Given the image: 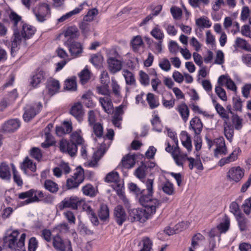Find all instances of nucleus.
I'll list each match as a JSON object with an SVG mask.
<instances>
[{"mask_svg":"<svg viewBox=\"0 0 251 251\" xmlns=\"http://www.w3.org/2000/svg\"><path fill=\"white\" fill-rule=\"evenodd\" d=\"M139 202L145 209L133 208L129 209L128 214L132 222L138 221L142 223L145 222L155 213L156 209L161 204V202L158 200H153L150 201V202L146 201L145 203L142 202L140 200Z\"/></svg>","mask_w":251,"mask_h":251,"instance_id":"1","label":"nucleus"},{"mask_svg":"<svg viewBox=\"0 0 251 251\" xmlns=\"http://www.w3.org/2000/svg\"><path fill=\"white\" fill-rule=\"evenodd\" d=\"M82 135L81 130L77 129L71 134V142L65 139L61 140L59 144L61 151L71 156L75 155L77 151V146L85 142Z\"/></svg>","mask_w":251,"mask_h":251,"instance_id":"2","label":"nucleus"},{"mask_svg":"<svg viewBox=\"0 0 251 251\" xmlns=\"http://www.w3.org/2000/svg\"><path fill=\"white\" fill-rule=\"evenodd\" d=\"M19 234L18 230H14L10 234H7L3 238L4 246L14 251H25V242L26 235L23 233L18 239Z\"/></svg>","mask_w":251,"mask_h":251,"instance_id":"3","label":"nucleus"},{"mask_svg":"<svg viewBox=\"0 0 251 251\" xmlns=\"http://www.w3.org/2000/svg\"><path fill=\"white\" fill-rule=\"evenodd\" d=\"M167 130L168 136L172 139L176 146L172 147L169 142L166 141L165 144L167 145V147L165 148V151L171 153L177 166H182L183 165V160L186 157V155L180 151L178 147V141L176 133L171 131L169 128H167Z\"/></svg>","mask_w":251,"mask_h":251,"instance_id":"4","label":"nucleus"},{"mask_svg":"<svg viewBox=\"0 0 251 251\" xmlns=\"http://www.w3.org/2000/svg\"><path fill=\"white\" fill-rule=\"evenodd\" d=\"M205 140L209 149L212 147H215L214 155L215 157L219 158L220 156L225 155L227 153V148L223 137H219L211 140L206 137Z\"/></svg>","mask_w":251,"mask_h":251,"instance_id":"5","label":"nucleus"},{"mask_svg":"<svg viewBox=\"0 0 251 251\" xmlns=\"http://www.w3.org/2000/svg\"><path fill=\"white\" fill-rule=\"evenodd\" d=\"M44 197V194L40 190L31 189L28 191L19 194L18 198L20 199L24 200L26 199L24 201L25 205L29 203L38 202Z\"/></svg>","mask_w":251,"mask_h":251,"instance_id":"6","label":"nucleus"},{"mask_svg":"<svg viewBox=\"0 0 251 251\" xmlns=\"http://www.w3.org/2000/svg\"><path fill=\"white\" fill-rule=\"evenodd\" d=\"M81 206H82L83 210L86 212L92 223L95 226L98 225L99 222L96 213V211L98 207V202L85 201L82 200Z\"/></svg>","mask_w":251,"mask_h":251,"instance_id":"7","label":"nucleus"},{"mask_svg":"<svg viewBox=\"0 0 251 251\" xmlns=\"http://www.w3.org/2000/svg\"><path fill=\"white\" fill-rule=\"evenodd\" d=\"M82 199L76 196H71L64 198L57 205V208L61 211L65 208H71L72 210H77L81 205Z\"/></svg>","mask_w":251,"mask_h":251,"instance_id":"8","label":"nucleus"},{"mask_svg":"<svg viewBox=\"0 0 251 251\" xmlns=\"http://www.w3.org/2000/svg\"><path fill=\"white\" fill-rule=\"evenodd\" d=\"M48 75V73L44 69L38 67L30 75V85L34 88L38 87L41 83L45 81Z\"/></svg>","mask_w":251,"mask_h":251,"instance_id":"9","label":"nucleus"},{"mask_svg":"<svg viewBox=\"0 0 251 251\" xmlns=\"http://www.w3.org/2000/svg\"><path fill=\"white\" fill-rule=\"evenodd\" d=\"M42 107L41 102H35L26 105L23 116L24 120L26 122L30 121L41 111Z\"/></svg>","mask_w":251,"mask_h":251,"instance_id":"10","label":"nucleus"},{"mask_svg":"<svg viewBox=\"0 0 251 251\" xmlns=\"http://www.w3.org/2000/svg\"><path fill=\"white\" fill-rule=\"evenodd\" d=\"M84 179V170L81 167H78L74 176L67 179L66 186L68 189L77 188Z\"/></svg>","mask_w":251,"mask_h":251,"instance_id":"11","label":"nucleus"},{"mask_svg":"<svg viewBox=\"0 0 251 251\" xmlns=\"http://www.w3.org/2000/svg\"><path fill=\"white\" fill-rule=\"evenodd\" d=\"M146 186V189H143L142 191L144 192L142 194V197L140 198L141 201L143 203H145L146 201L150 202L153 200H157L156 199H152V195L153 194V184L154 180L153 179L146 178L142 181Z\"/></svg>","mask_w":251,"mask_h":251,"instance_id":"12","label":"nucleus"},{"mask_svg":"<svg viewBox=\"0 0 251 251\" xmlns=\"http://www.w3.org/2000/svg\"><path fill=\"white\" fill-rule=\"evenodd\" d=\"M127 107V102L126 101H124L121 105L116 107L112 120V123L115 126L121 128L122 116L124 113V111L126 109Z\"/></svg>","mask_w":251,"mask_h":251,"instance_id":"13","label":"nucleus"},{"mask_svg":"<svg viewBox=\"0 0 251 251\" xmlns=\"http://www.w3.org/2000/svg\"><path fill=\"white\" fill-rule=\"evenodd\" d=\"M38 21L43 22L50 17V6L46 3H41L37 11L34 10Z\"/></svg>","mask_w":251,"mask_h":251,"instance_id":"14","label":"nucleus"},{"mask_svg":"<svg viewBox=\"0 0 251 251\" xmlns=\"http://www.w3.org/2000/svg\"><path fill=\"white\" fill-rule=\"evenodd\" d=\"M21 121L17 118L11 119L5 121L1 126V130L5 133H13L20 127Z\"/></svg>","mask_w":251,"mask_h":251,"instance_id":"15","label":"nucleus"},{"mask_svg":"<svg viewBox=\"0 0 251 251\" xmlns=\"http://www.w3.org/2000/svg\"><path fill=\"white\" fill-rule=\"evenodd\" d=\"M53 246L54 248L60 251H73L71 242H64L59 234H57L53 238Z\"/></svg>","mask_w":251,"mask_h":251,"instance_id":"16","label":"nucleus"},{"mask_svg":"<svg viewBox=\"0 0 251 251\" xmlns=\"http://www.w3.org/2000/svg\"><path fill=\"white\" fill-rule=\"evenodd\" d=\"M244 175V171L240 167H234L229 170L227 177L230 181L237 182L241 179Z\"/></svg>","mask_w":251,"mask_h":251,"instance_id":"17","label":"nucleus"},{"mask_svg":"<svg viewBox=\"0 0 251 251\" xmlns=\"http://www.w3.org/2000/svg\"><path fill=\"white\" fill-rule=\"evenodd\" d=\"M65 44L69 49V52L73 58L80 56L83 52L82 45L79 42L74 41L69 44L68 41Z\"/></svg>","mask_w":251,"mask_h":251,"instance_id":"18","label":"nucleus"},{"mask_svg":"<svg viewBox=\"0 0 251 251\" xmlns=\"http://www.w3.org/2000/svg\"><path fill=\"white\" fill-rule=\"evenodd\" d=\"M99 101L104 111L108 114L113 113V105L111 96H104L99 98Z\"/></svg>","mask_w":251,"mask_h":251,"instance_id":"19","label":"nucleus"},{"mask_svg":"<svg viewBox=\"0 0 251 251\" xmlns=\"http://www.w3.org/2000/svg\"><path fill=\"white\" fill-rule=\"evenodd\" d=\"M218 84L221 86H225L226 88L232 91L236 92L237 87L234 81L228 75H222L218 79Z\"/></svg>","mask_w":251,"mask_h":251,"instance_id":"20","label":"nucleus"},{"mask_svg":"<svg viewBox=\"0 0 251 251\" xmlns=\"http://www.w3.org/2000/svg\"><path fill=\"white\" fill-rule=\"evenodd\" d=\"M36 29L35 27L24 24L22 25V29L20 35L22 39L26 40L31 38L35 33Z\"/></svg>","mask_w":251,"mask_h":251,"instance_id":"21","label":"nucleus"},{"mask_svg":"<svg viewBox=\"0 0 251 251\" xmlns=\"http://www.w3.org/2000/svg\"><path fill=\"white\" fill-rule=\"evenodd\" d=\"M153 241L147 236L143 237L138 244V251H153Z\"/></svg>","mask_w":251,"mask_h":251,"instance_id":"22","label":"nucleus"},{"mask_svg":"<svg viewBox=\"0 0 251 251\" xmlns=\"http://www.w3.org/2000/svg\"><path fill=\"white\" fill-rule=\"evenodd\" d=\"M202 128V123L198 117H195L190 121L189 129L194 131L195 135H200Z\"/></svg>","mask_w":251,"mask_h":251,"instance_id":"23","label":"nucleus"},{"mask_svg":"<svg viewBox=\"0 0 251 251\" xmlns=\"http://www.w3.org/2000/svg\"><path fill=\"white\" fill-rule=\"evenodd\" d=\"M108 69L110 72L115 74L120 71L122 67V62L117 58L113 57H109L107 60Z\"/></svg>","mask_w":251,"mask_h":251,"instance_id":"24","label":"nucleus"},{"mask_svg":"<svg viewBox=\"0 0 251 251\" xmlns=\"http://www.w3.org/2000/svg\"><path fill=\"white\" fill-rule=\"evenodd\" d=\"M20 32L18 29H14V37L11 41V53L13 56L15 55V53L19 49L20 44L22 41Z\"/></svg>","mask_w":251,"mask_h":251,"instance_id":"25","label":"nucleus"},{"mask_svg":"<svg viewBox=\"0 0 251 251\" xmlns=\"http://www.w3.org/2000/svg\"><path fill=\"white\" fill-rule=\"evenodd\" d=\"M112 187L116 191L117 195L121 197L125 206L128 208L129 203L128 200L124 195V184L123 182L119 180L113 183Z\"/></svg>","mask_w":251,"mask_h":251,"instance_id":"26","label":"nucleus"},{"mask_svg":"<svg viewBox=\"0 0 251 251\" xmlns=\"http://www.w3.org/2000/svg\"><path fill=\"white\" fill-rule=\"evenodd\" d=\"M70 113L78 121H81L84 115V111L81 103L80 102L75 103L70 109Z\"/></svg>","mask_w":251,"mask_h":251,"instance_id":"27","label":"nucleus"},{"mask_svg":"<svg viewBox=\"0 0 251 251\" xmlns=\"http://www.w3.org/2000/svg\"><path fill=\"white\" fill-rule=\"evenodd\" d=\"M106 148H103L102 145L100 146L98 150L94 153L93 159L88 162V166L89 167H95L97 166L99 160L106 152Z\"/></svg>","mask_w":251,"mask_h":251,"instance_id":"28","label":"nucleus"},{"mask_svg":"<svg viewBox=\"0 0 251 251\" xmlns=\"http://www.w3.org/2000/svg\"><path fill=\"white\" fill-rule=\"evenodd\" d=\"M114 216L117 224L121 226L126 219V212L121 205H117L114 210Z\"/></svg>","mask_w":251,"mask_h":251,"instance_id":"29","label":"nucleus"},{"mask_svg":"<svg viewBox=\"0 0 251 251\" xmlns=\"http://www.w3.org/2000/svg\"><path fill=\"white\" fill-rule=\"evenodd\" d=\"M46 88L49 94L52 96L59 92L60 83L58 80L50 78L47 81Z\"/></svg>","mask_w":251,"mask_h":251,"instance_id":"30","label":"nucleus"},{"mask_svg":"<svg viewBox=\"0 0 251 251\" xmlns=\"http://www.w3.org/2000/svg\"><path fill=\"white\" fill-rule=\"evenodd\" d=\"M10 169L8 164L5 162L0 163V178L6 181L11 179Z\"/></svg>","mask_w":251,"mask_h":251,"instance_id":"31","label":"nucleus"},{"mask_svg":"<svg viewBox=\"0 0 251 251\" xmlns=\"http://www.w3.org/2000/svg\"><path fill=\"white\" fill-rule=\"evenodd\" d=\"M21 169L25 174H27L28 170H30L32 172H35L36 170V165L32 160L26 157L21 164Z\"/></svg>","mask_w":251,"mask_h":251,"instance_id":"32","label":"nucleus"},{"mask_svg":"<svg viewBox=\"0 0 251 251\" xmlns=\"http://www.w3.org/2000/svg\"><path fill=\"white\" fill-rule=\"evenodd\" d=\"M204 240L205 238L201 234L197 233L192 236L191 246L189 247L197 250L202 246Z\"/></svg>","mask_w":251,"mask_h":251,"instance_id":"33","label":"nucleus"},{"mask_svg":"<svg viewBox=\"0 0 251 251\" xmlns=\"http://www.w3.org/2000/svg\"><path fill=\"white\" fill-rule=\"evenodd\" d=\"M87 2L84 1L78 5V7H75L74 10L68 12L65 15H63L59 19H58L59 22H63L67 19H69L73 15L79 13L83 9V6L87 5Z\"/></svg>","mask_w":251,"mask_h":251,"instance_id":"34","label":"nucleus"},{"mask_svg":"<svg viewBox=\"0 0 251 251\" xmlns=\"http://www.w3.org/2000/svg\"><path fill=\"white\" fill-rule=\"evenodd\" d=\"M93 94L88 91L84 93L81 96V100L83 103L88 108L94 107L95 103L93 100Z\"/></svg>","mask_w":251,"mask_h":251,"instance_id":"35","label":"nucleus"},{"mask_svg":"<svg viewBox=\"0 0 251 251\" xmlns=\"http://www.w3.org/2000/svg\"><path fill=\"white\" fill-rule=\"evenodd\" d=\"M114 135V132L113 129H107V132L105 136L102 137L100 140H101V143L100 144L103 145V148H106V151L110 146L111 141L113 139V137Z\"/></svg>","mask_w":251,"mask_h":251,"instance_id":"36","label":"nucleus"},{"mask_svg":"<svg viewBox=\"0 0 251 251\" xmlns=\"http://www.w3.org/2000/svg\"><path fill=\"white\" fill-rule=\"evenodd\" d=\"M136 158L135 154H127L122 160L123 166L126 169L132 168L135 164Z\"/></svg>","mask_w":251,"mask_h":251,"instance_id":"37","label":"nucleus"},{"mask_svg":"<svg viewBox=\"0 0 251 251\" xmlns=\"http://www.w3.org/2000/svg\"><path fill=\"white\" fill-rule=\"evenodd\" d=\"M180 140L182 145L187 149L188 151H190L192 149L191 139L190 135L186 131H183L181 133Z\"/></svg>","mask_w":251,"mask_h":251,"instance_id":"38","label":"nucleus"},{"mask_svg":"<svg viewBox=\"0 0 251 251\" xmlns=\"http://www.w3.org/2000/svg\"><path fill=\"white\" fill-rule=\"evenodd\" d=\"M230 226V219L226 215L222 219L221 223L217 226V228L221 233H226Z\"/></svg>","mask_w":251,"mask_h":251,"instance_id":"39","label":"nucleus"},{"mask_svg":"<svg viewBox=\"0 0 251 251\" xmlns=\"http://www.w3.org/2000/svg\"><path fill=\"white\" fill-rule=\"evenodd\" d=\"M72 130V123L70 121H64L62 126L57 127L56 129V133L58 135H61L62 134L69 133Z\"/></svg>","mask_w":251,"mask_h":251,"instance_id":"40","label":"nucleus"},{"mask_svg":"<svg viewBox=\"0 0 251 251\" xmlns=\"http://www.w3.org/2000/svg\"><path fill=\"white\" fill-rule=\"evenodd\" d=\"M44 188L52 193H56L59 189L58 184L50 179L46 180L43 184Z\"/></svg>","mask_w":251,"mask_h":251,"instance_id":"41","label":"nucleus"},{"mask_svg":"<svg viewBox=\"0 0 251 251\" xmlns=\"http://www.w3.org/2000/svg\"><path fill=\"white\" fill-rule=\"evenodd\" d=\"M212 102L215 106V108L217 112L219 115L225 120H227L229 119V116L228 113L226 112V109L219 103H217V101L213 99Z\"/></svg>","mask_w":251,"mask_h":251,"instance_id":"42","label":"nucleus"},{"mask_svg":"<svg viewBox=\"0 0 251 251\" xmlns=\"http://www.w3.org/2000/svg\"><path fill=\"white\" fill-rule=\"evenodd\" d=\"M224 126L225 135L226 139L231 142L234 134L233 127L232 125L230 123L227 122L226 120H225Z\"/></svg>","mask_w":251,"mask_h":251,"instance_id":"43","label":"nucleus"},{"mask_svg":"<svg viewBox=\"0 0 251 251\" xmlns=\"http://www.w3.org/2000/svg\"><path fill=\"white\" fill-rule=\"evenodd\" d=\"M186 155V154H185ZM187 159L189 162V168L190 170H192L194 167L197 168L198 170L201 171L203 169V165L202 164L201 161L200 159H194L193 157H187V155H186V157L183 160V161Z\"/></svg>","mask_w":251,"mask_h":251,"instance_id":"44","label":"nucleus"},{"mask_svg":"<svg viewBox=\"0 0 251 251\" xmlns=\"http://www.w3.org/2000/svg\"><path fill=\"white\" fill-rule=\"evenodd\" d=\"M239 229L241 231H244L247 229L249 225V220L243 214L236 216L235 217Z\"/></svg>","mask_w":251,"mask_h":251,"instance_id":"45","label":"nucleus"},{"mask_svg":"<svg viewBox=\"0 0 251 251\" xmlns=\"http://www.w3.org/2000/svg\"><path fill=\"white\" fill-rule=\"evenodd\" d=\"M161 187L163 192L169 196L173 195L175 193L174 184L168 180L162 183Z\"/></svg>","mask_w":251,"mask_h":251,"instance_id":"46","label":"nucleus"},{"mask_svg":"<svg viewBox=\"0 0 251 251\" xmlns=\"http://www.w3.org/2000/svg\"><path fill=\"white\" fill-rule=\"evenodd\" d=\"M64 36L69 39H74L79 35V31L75 26L69 27L64 32Z\"/></svg>","mask_w":251,"mask_h":251,"instance_id":"47","label":"nucleus"},{"mask_svg":"<svg viewBox=\"0 0 251 251\" xmlns=\"http://www.w3.org/2000/svg\"><path fill=\"white\" fill-rule=\"evenodd\" d=\"M147 167V165H145V163H142L141 165L135 170V176L141 181L146 179Z\"/></svg>","mask_w":251,"mask_h":251,"instance_id":"48","label":"nucleus"},{"mask_svg":"<svg viewBox=\"0 0 251 251\" xmlns=\"http://www.w3.org/2000/svg\"><path fill=\"white\" fill-rule=\"evenodd\" d=\"M146 100L151 109H154L159 105L158 99L153 94L148 93Z\"/></svg>","mask_w":251,"mask_h":251,"instance_id":"49","label":"nucleus"},{"mask_svg":"<svg viewBox=\"0 0 251 251\" xmlns=\"http://www.w3.org/2000/svg\"><path fill=\"white\" fill-rule=\"evenodd\" d=\"M122 75L124 77L126 84L133 85L135 83V79L133 74L128 70H123Z\"/></svg>","mask_w":251,"mask_h":251,"instance_id":"50","label":"nucleus"},{"mask_svg":"<svg viewBox=\"0 0 251 251\" xmlns=\"http://www.w3.org/2000/svg\"><path fill=\"white\" fill-rule=\"evenodd\" d=\"M98 216L100 219L103 221L106 220L109 218V209L106 204L100 205V210L98 211Z\"/></svg>","mask_w":251,"mask_h":251,"instance_id":"51","label":"nucleus"},{"mask_svg":"<svg viewBox=\"0 0 251 251\" xmlns=\"http://www.w3.org/2000/svg\"><path fill=\"white\" fill-rule=\"evenodd\" d=\"M151 35L155 39L160 41L164 38V34L162 30L158 25H156L151 31Z\"/></svg>","mask_w":251,"mask_h":251,"instance_id":"52","label":"nucleus"},{"mask_svg":"<svg viewBox=\"0 0 251 251\" xmlns=\"http://www.w3.org/2000/svg\"><path fill=\"white\" fill-rule=\"evenodd\" d=\"M196 25L200 28H209L211 26V23L208 18L203 16L196 19Z\"/></svg>","mask_w":251,"mask_h":251,"instance_id":"53","label":"nucleus"},{"mask_svg":"<svg viewBox=\"0 0 251 251\" xmlns=\"http://www.w3.org/2000/svg\"><path fill=\"white\" fill-rule=\"evenodd\" d=\"M177 111L180 114L182 120L186 122L189 115V110L185 104H181L177 107Z\"/></svg>","mask_w":251,"mask_h":251,"instance_id":"54","label":"nucleus"},{"mask_svg":"<svg viewBox=\"0 0 251 251\" xmlns=\"http://www.w3.org/2000/svg\"><path fill=\"white\" fill-rule=\"evenodd\" d=\"M128 188L130 191L136 196L138 201H140V198L143 196L142 194L144 193L142 190L139 188L136 184L132 182L128 184Z\"/></svg>","mask_w":251,"mask_h":251,"instance_id":"55","label":"nucleus"},{"mask_svg":"<svg viewBox=\"0 0 251 251\" xmlns=\"http://www.w3.org/2000/svg\"><path fill=\"white\" fill-rule=\"evenodd\" d=\"M235 46L242 49L251 52V48L247 42L240 37L236 38L235 42Z\"/></svg>","mask_w":251,"mask_h":251,"instance_id":"56","label":"nucleus"},{"mask_svg":"<svg viewBox=\"0 0 251 251\" xmlns=\"http://www.w3.org/2000/svg\"><path fill=\"white\" fill-rule=\"evenodd\" d=\"M45 140L44 142L41 144V147L44 149H47L50 146H52L54 143V139L52 135L50 133H44Z\"/></svg>","mask_w":251,"mask_h":251,"instance_id":"57","label":"nucleus"},{"mask_svg":"<svg viewBox=\"0 0 251 251\" xmlns=\"http://www.w3.org/2000/svg\"><path fill=\"white\" fill-rule=\"evenodd\" d=\"M139 81L141 84L144 86H149L150 83L151 78L147 73H146L144 71L141 70L139 72Z\"/></svg>","mask_w":251,"mask_h":251,"instance_id":"58","label":"nucleus"},{"mask_svg":"<svg viewBox=\"0 0 251 251\" xmlns=\"http://www.w3.org/2000/svg\"><path fill=\"white\" fill-rule=\"evenodd\" d=\"M133 50L134 51H138V50L143 45V41L140 36H135L131 41Z\"/></svg>","mask_w":251,"mask_h":251,"instance_id":"59","label":"nucleus"},{"mask_svg":"<svg viewBox=\"0 0 251 251\" xmlns=\"http://www.w3.org/2000/svg\"><path fill=\"white\" fill-rule=\"evenodd\" d=\"M96 90L99 94L102 95L104 96H111V92L108 84H101V85L98 86L96 88Z\"/></svg>","mask_w":251,"mask_h":251,"instance_id":"60","label":"nucleus"},{"mask_svg":"<svg viewBox=\"0 0 251 251\" xmlns=\"http://www.w3.org/2000/svg\"><path fill=\"white\" fill-rule=\"evenodd\" d=\"M11 165L13 172V180L14 182L16 183L18 186H22L23 184V182L21 176L17 171L15 165L13 164H11Z\"/></svg>","mask_w":251,"mask_h":251,"instance_id":"61","label":"nucleus"},{"mask_svg":"<svg viewBox=\"0 0 251 251\" xmlns=\"http://www.w3.org/2000/svg\"><path fill=\"white\" fill-rule=\"evenodd\" d=\"M111 87L112 93L114 96L118 98L121 97V88L114 77H112L111 79Z\"/></svg>","mask_w":251,"mask_h":251,"instance_id":"62","label":"nucleus"},{"mask_svg":"<svg viewBox=\"0 0 251 251\" xmlns=\"http://www.w3.org/2000/svg\"><path fill=\"white\" fill-rule=\"evenodd\" d=\"M79 77L82 84H85L90 78V72L87 66L80 72Z\"/></svg>","mask_w":251,"mask_h":251,"instance_id":"63","label":"nucleus"},{"mask_svg":"<svg viewBox=\"0 0 251 251\" xmlns=\"http://www.w3.org/2000/svg\"><path fill=\"white\" fill-rule=\"evenodd\" d=\"M63 216L70 225L75 224L76 219L73 211L69 210H65L63 213Z\"/></svg>","mask_w":251,"mask_h":251,"instance_id":"64","label":"nucleus"}]
</instances>
